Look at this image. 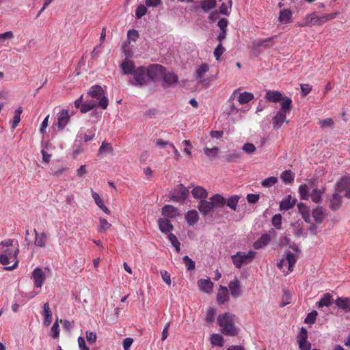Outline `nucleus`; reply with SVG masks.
Masks as SVG:
<instances>
[{
  "label": "nucleus",
  "mask_w": 350,
  "mask_h": 350,
  "mask_svg": "<svg viewBox=\"0 0 350 350\" xmlns=\"http://www.w3.org/2000/svg\"><path fill=\"white\" fill-rule=\"evenodd\" d=\"M14 241L12 239H7L2 241L0 243V263L3 265H8L10 262H14L12 266H8L4 268L8 271H12L16 269L18 265V260L17 259L19 253L18 247H13Z\"/></svg>",
  "instance_id": "f257e3e1"
},
{
  "label": "nucleus",
  "mask_w": 350,
  "mask_h": 350,
  "mask_svg": "<svg viewBox=\"0 0 350 350\" xmlns=\"http://www.w3.org/2000/svg\"><path fill=\"white\" fill-rule=\"evenodd\" d=\"M236 317L229 312L220 314L217 317V323L221 327V332L226 336H234L238 334V329L235 325Z\"/></svg>",
  "instance_id": "f03ea898"
},
{
  "label": "nucleus",
  "mask_w": 350,
  "mask_h": 350,
  "mask_svg": "<svg viewBox=\"0 0 350 350\" xmlns=\"http://www.w3.org/2000/svg\"><path fill=\"white\" fill-rule=\"evenodd\" d=\"M281 109L273 118V125L275 129H281L284 122L288 123L286 120V113H289L293 107L292 100L289 97H286L283 102L280 103Z\"/></svg>",
  "instance_id": "7ed1b4c3"
},
{
  "label": "nucleus",
  "mask_w": 350,
  "mask_h": 350,
  "mask_svg": "<svg viewBox=\"0 0 350 350\" xmlns=\"http://www.w3.org/2000/svg\"><path fill=\"white\" fill-rule=\"evenodd\" d=\"M338 14L339 13L336 12L331 14H323L322 16H317L315 13H312L311 14L307 15L304 19V22L301 24H299V26L311 27L321 25L327 21L334 19L338 15Z\"/></svg>",
  "instance_id": "20e7f679"
},
{
  "label": "nucleus",
  "mask_w": 350,
  "mask_h": 350,
  "mask_svg": "<svg viewBox=\"0 0 350 350\" xmlns=\"http://www.w3.org/2000/svg\"><path fill=\"white\" fill-rule=\"evenodd\" d=\"M88 96L98 100L97 106L103 109H107L108 106V98L105 92L100 85H95L92 86L87 93Z\"/></svg>",
  "instance_id": "39448f33"
},
{
  "label": "nucleus",
  "mask_w": 350,
  "mask_h": 350,
  "mask_svg": "<svg viewBox=\"0 0 350 350\" xmlns=\"http://www.w3.org/2000/svg\"><path fill=\"white\" fill-rule=\"evenodd\" d=\"M256 256V252L249 251L247 253L244 252H238L231 256L232 262L236 268L240 269L243 264H249L253 261Z\"/></svg>",
  "instance_id": "423d86ee"
},
{
  "label": "nucleus",
  "mask_w": 350,
  "mask_h": 350,
  "mask_svg": "<svg viewBox=\"0 0 350 350\" xmlns=\"http://www.w3.org/2000/svg\"><path fill=\"white\" fill-rule=\"evenodd\" d=\"M189 194L188 188L179 184L170 192L169 197L172 201L181 203L188 198Z\"/></svg>",
  "instance_id": "0eeeda50"
},
{
  "label": "nucleus",
  "mask_w": 350,
  "mask_h": 350,
  "mask_svg": "<svg viewBox=\"0 0 350 350\" xmlns=\"http://www.w3.org/2000/svg\"><path fill=\"white\" fill-rule=\"evenodd\" d=\"M132 75L134 77V81H131L133 85L142 86L146 83V68L144 66H139L134 70Z\"/></svg>",
  "instance_id": "6e6552de"
},
{
  "label": "nucleus",
  "mask_w": 350,
  "mask_h": 350,
  "mask_svg": "<svg viewBox=\"0 0 350 350\" xmlns=\"http://www.w3.org/2000/svg\"><path fill=\"white\" fill-rule=\"evenodd\" d=\"M165 68L160 64H152L146 68L147 76L153 81L162 78Z\"/></svg>",
  "instance_id": "1a4fd4ad"
},
{
  "label": "nucleus",
  "mask_w": 350,
  "mask_h": 350,
  "mask_svg": "<svg viewBox=\"0 0 350 350\" xmlns=\"http://www.w3.org/2000/svg\"><path fill=\"white\" fill-rule=\"evenodd\" d=\"M297 258L296 256L291 252L288 251L286 253L285 257L282 258L278 263V267L281 269L284 265H288V271L291 272L293 270V267L297 262Z\"/></svg>",
  "instance_id": "9d476101"
},
{
  "label": "nucleus",
  "mask_w": 350,
  "mask_h": 350,
  "mask_svg": "<svg viewBox=\"0 0 350 350\" xmlns=\"http://www.w3.org/2000/svg\"><path fill=\"white\" fill-rule=\"evenodd\" d=\"M70 116L68 111L66 109H62L59 113H57V124L55 126L58 130H63L68 122L70 121Z\"/></svg>",
  "instance_id": "9b49d317"
},
{
  "label": "nucleus",
  "mask_w": 350,
  "mask_h": 350,
  "mask_svg": "<svg viewBox=\"0 0 350 350\" xmlns=\"http://www.w3.org/2000/svg\"><path fill=\"white\" fill-rule=\"evenodd\" d=\"M31 278L33 279L36 288H41L46 280V275L40 267H36L32 272Z\"/></svg>",
  "instance_id": "f8f14e48"
},
{
  "label": "nucleus",
  "mask_w": 350,
  "mask_h": 350,
  "mask_svg": "<svg viewBox=\"0 0 350 350\" xmlns=\"http://www.w3.org/2000/svg\"><path fill=\"white\" fill-rule=\"evenodd\" d=\"M198 208L201 214L206 216L213 211L214 206L211 201H207L204 199L200 201Z\"/></svg>",
  "instance_id": "ddd939ff"
},
{
  "label": "nucleus",
  "mask_w": 350,
  "mask_h": 350,
  "mask_svg": "<svg viewBox=\"0 0 350 350\" xmlns=\"http://www.w3.org/2000/svg\"><path fill=\"white\" fill-rule=\"evenodd\" d=\"M228 287L232 297L237 298L241 295V284L237 278L230 282Z\"/></svg>",
  "instance_id": "4468645a"
},
{
  "label": "nucleus",
  "mask_w": 350,
  "mask_h": 350,
  "mask_svg": "<svg viewBox=\"0 0 350 350\" xmlns=\"http://www.w3.org/2000/svg\"><path fill=\"white\" fill-rule=\"evenodd\" d=\"M286 96H282V94L279 91L268 90L266 92L265 98L271 103L283 102Z\"/></svg>",
  "instance_id": "2eb2a0df"
},
{
  "label": "nucleus",
  "mask_w": 350,
  "mask_h": 350,
  "mask_svg": "<svg viewBox=\"0 0 350 350\" xmlns=\"http://www.w3.org/2000/svg\"><path fill=\"white\" fill-rule=\"evenodd\" d=\"M350 187V176H344L336 185V191L342 193Z\"/></svg>",
  "instance_id": "dca6fc26"
},
{
  "label": "nucleus",
  "mask_w": 350,
  "mask_h": 350,
  "mask_svg": "<svg viewBox=\"0 0 350 350\" xmlns=\"http://www.w3.org/2000/svg\"><path fill=\"white\" fill-rule=\"evenodd\" d=\"M200 290L206 293H210L213 288V283L210 279H200L198 282Z\"/></svg>",
  "instance_id": "f3484780"
},
{
  "label": "nucleus",
  "mask_w": 350,
  "mask_h": 350,
  "mask_svg": "<svg viewBox=\"0 0 350 350\" xmlns=\"http://www.w3.org/2000/svg\"><path fill=\"white\" fill-rule=\"evenodd\" d=\"M278 21L281 24H288L292 21V12L289 9L280 10Z\"/></svg>",
  "instance_id": "a211bd4d"
},
{
  "label": "nucleus",
  "mask_w": 350,
  "mask_h": 350,
  "mask_svg": "<svg viewBox=\"0 0 350 350\" xmlns=\"http://www.w3.org/2000/svg\"><path fill=\"white\" fill-rule=\"evenodd\" d=\"M191 192L195 199L204 200L208 197L207 191L200 186L194 187Z\"/></svg>",
  "instance_id": "6ab92c4d"
},
{
  "label": "nucleus",
  "mask_w": 350,
  "mask_h": 350,
  "mask_svg": "<svg viewBox=\"0 0 350 350\" xmlns=\"http://www.w3.org/2000/svg\"><path fill=\"white\" fill-rule=\"evenodd\" d=\"M229 299L228 291L226 286H220L217 295V301L219 304H224Z\"/></svg>",
  "instance_id": "aec40b11"
},
{
  "label": "nucleus",
  "mask_w": 350,
  "mask_h": 350,
  "mask_svg": "<svg viewBox=\"0 0 350 350\" xmlns=\"http://www.w3.org/2000/svg\"><path fill=\"white\" fill-rule=\"evenodd\" d=\"M209 66L207 64L203 63L200 66H199L196 69L194 74L195 78L200 81V83H202L204 81L202 78L204 75L208 71Z\"/></svg>",
  "instance_id": "412c9836"
},
{
  "label": "nucleus",
  "mask_w": 350,
  "mask_h": 350,
  "mask_svg": "<svg viewBox=\"0 0 350 350\" xmlns=\"http://www.w3.org/2000/svg\"><path fill=\"white\" fill-rule=\"evenodd\" d=\"M342 204V196L340 193L336 192L333 193L332 198L330 201L329 207L332 211H336L340 208Z\"/></svg>",
  "instance_id": "4be33fe9"
},
{
  "label": "nucleus",
  "mask_w": 350,
  "mask_h": 350,
  "mask_svg": "<svg viewBox=\"0 0 350 350\" xmlns=\"http://www.w3.org/2000/svg\"><path fill=\"white\" fill-rule=\"evenodd\" d=\"M158 224L160 230L165 234L170 232L174 228L173 225L167 219H159Z\"/></svg>",
  "instance_id": "5701e85b"
},
{
  "label": "nucleus",
  "mask_w": 350,
  "mask_h": 350,
  "mask_svg": "<svg viewBox=\"0 0 350 350\" xmlns=\"http://www.w3.org/2000/svg\"><path fill=\"white\" fill-rule=\"evenodd\" d=\"M270 241V236L267 234H264L254 243L253 247L255 250H259L269 244Z\"/></svg>",
  "instance_id": "b1692460"
},
{
  "label": "nucleus",
  "mask_w": 350,
  "mask_h": 350,
  "mask_svg": "<svg viewBox=\"0 0 350 350\" xmlns=\"http://www.w3.org/2000/svg\"><path fill=\"white\" fill-rule=\"evenodd\" d=\"M44 325L49 326L52 322V312L48 302L43 306Z\"/></svg>",
  "instance_id": "393cba45"
},
{
  "label": "nucleus",
  "mask_w": 350,
  "mask_h": 350,
  "mask_svg": "<svg viewBox=\"0 0 350 350\" xmlns=\"http://www.w3.org/2000/svg\"><path fill=\"white\" fill-rule=\"evenodd\" d=\"M296 202L295 199H292L291 195H288L285 198H284L280 203V210H289L293 208Z\"/></svg>",
  "instance_id": "a878e982"
},
{
  "label": "nucleus",
  "mask_w": 350,
  "mask_h": 350,
  "mask_svg": "<svg viewBox=\"0 0 350 350\" xmlns=\"http://www.w3.org/2000/svg\"><path fill=\"white\" fill-rule=\"evenodd\" d=\"M241 153L238 151H233L223 157L222 159L226 163H236L241 158Z\"/></svg>",
  "instance_id": "bb28decb"
},
{
  "label": "nucleus",
  "mask_w": 350,
  "mask_h": 350,
  "mask_svg": "<svg viewBox=\"0 0 350 350\" xmlns=\"http://www.w3.org/2000/svg\"><path fill=\"white\" fill-rule=\"evenodd\" d=\"M185 219L189 226L195 225L199 219L198 212L196 210L189 211L185 214Z\"/></svg>",
  "instance_id": "cd10ccee"
},
{
  "label": "nucleus",
  "mask_w": 350,
  "mask_h": 350,
  "mask_svg": "<svg viewBox=\"0 0 350 350\" xmlns=\"http://www.w3.org/2000/svg\"><path fill=\"white\" fill-rule=\"evenodd\" d=\"M213 204L214 208L217 207L222 208L226 203V200L219 194H215L210 198Z\"/></svg>",
  "instance_id": "c85d7f7f"
},
{
  "label": "nucleus",
  "mask_w": 350,
  "mask_h": 350,
  "mask_svg": "<svg viewBox=\"0 0 350 350\" xmlns=\"http://www.w3.org/2000/svg\"><path fill=\"white\" fill-rule=\"evenodd\" d=\"M324 215L325 210L321 206L314 208L312 213V216L317 224H321L323 222Z\"/></svg>",
  "instance_id": "c756f323"
},
{
  "label": "nucleus",
  "mask_w": 350,
  "mask_h": 350,
  "mask_svg": "<svg viewBox=\"0 0 350 350\" xmlns=\"http://www.w3.org/2000/svg\"><path fill=\"white\" fill-rule=\"evenodd\" d=\"M162 215L165 217H173L178 215V210L172 205H165L162 208Z\"/></svg>",
  "instance_id": "7c9ffc66"
},
{
  "label": "nucleus",
  "mask_w": 350,
  "mask_h": 350,
  "mask_svg": "<svg viewBox=\"0 0 350 350\" xmlns=\"http://www.w3.org/2000/svg\"><path fill=\"white\" fill-rule=\"evenodd\" d=\"M163 82L167 85H173L178 82V75L174 72H163L162 76Z\"/></svg>",
  "instance_id": "2f4dec72"
},
{
  "label": "nucleus",
  "mask_w": 350,
  "mask_h": 350,
  "mask_svg": "<svg viewBox=\"0 0 350 350\" xmlns=\"http://www.w3.org/2000/svg\"><path fill=\"white\" fill-rule=\"evenodd\" d=\"M333 301V296L330 293H325L321 299L317 302V306L319 308H322L324 306L328 307L331 306Z\"/></svg>",
  "instance_id": "473e14b6"
},
{
  "label": "nucleus",
  "mask_w": 350,
  "mask_h": 350,
  "mask_svg": "<svg viewBox=\"0 0 350 350\" xmlns=\"http://www.w3.org/2000/svg\"><path fill=\"white\" fill-rule=\"evenodd\" d=\"M336 305L344 310L350 311V299L347 297H338L335 301Z\"/></svg>",
  "instance_id": "72a5a7b5"
},
{
  "label": "nucleus",
  "mask_w": 350,
  "mask_h": 350,
  "mask_svg": "<svg viewBox=\"0 0 350 350\" xmlns=\"http://www.w3.org/2000/svg\"><path fill=\"white\" fill-rule=\"evenodd\" d=\"M200 8L204 12H208L213 9L217 4L216 0H202L200 2Z\"/></svg>",
  "instance_id": "f704fd0d"
},
{
  "label": "nucleus",
  "mask_w": 350,
  "mask_h": 350,
  "mask_svg": "<svg viewBox=\"0 0 350 350\" xmlns=\"http://www.w3.org/2000/svg\"><path fill=\"white\" fill-rule=\"evenodd\" d=\"M121 67L123 73L126 75L132 74L134 70H135L134 62L131 60H124L122 63Z\"/></svg>",
  "instance_id": "c9c22d12"
},
{
  "label": "nucleus",
  "mask_w": 350,
  "mask_h": 350,
  "mask_svg": "<svg viewBox=\"0 0 350 350\" xmlns=\"http://www.w3.org/2000/svg\"><path fill=\"white\" fill-rule=\"evenodd\" d=\"M96 106H97V103L96 101L87 100L81 105V106L80 107V111L81 113H87L89 111L92 110Z\"/></svg>",
  "instance_id": "e433bc0d"
},
{
  "label": "nucleus",
  "mask_w": 350,
  "mask_h": 350,
  "mask_svg": "<svg viewBox=\"0 0 350 350\" xmlns=\"http://www.w3.org/2000/svg\"><path fill=\"white\" fill-rule=\"evenodd\" d=\"M299 212L301 214L306 222H310V211L306 205L300 203L297 205Z\"/></svg>",
  "instance_id": "4c0bfd02"
},
{
  "label": "nucleus",
  "mask_w": 350,
  "mask_h": 350,
  "mask_svg": "<svg viewBox=\"0 0 350 350\" xmlns=\"http://www.w3.org/2000/svg\"><path fill=\"white\" fill-rule=\"evenodd\" d=\"M324 192V189L321 190L314 188L310 193V198L312 202L315 203H320L322 201L321 196Z\"/></svg>",
  "instance_id": "58836bf2"
},
{
  "label": "nucleus",
  "mask_w": 350,
  "mask_h": 350,
  "mask_svg": "<svg viewBox=\"0 0 350 350\" xmlns=\"http://www.w3.org/2000/svg\"><path fill=\"white\" fill-rule=\"evenodd\" d=\"M254 98V95L250 92H243L239 94L237 97V100L240 104H245L249 103Z\"/></svg>",
  "instance_id": "ea45409f"
},
{
  "label": "nucleus",
  "mask_w": 350,
  "mask_h": 350,
  "mask_svg": "<svg viewBox=\"0 0 350 350\" xmlns=\"http://www.w3.org/2000/svg\"><path fill=\"white\" fill-rule=\"evenodd\" d=\"M211 342L213 345L222 347L224 345V337L219 334H212L211 335Z\"/></svg>",
  "instance_id": "a19ab883"
},
{
  "label": "nucleus",
  "mask_w": 350,
  "mask_h": 350,
  "mask_svg": "<svg viewBox=\"0 0 350 350\" xmlns=\"http://www.w3.org/2000/svg\"><path fill=\"white\" fill-rule=\"evenodd\" d=\"M280 178L286 184H291L294 180V176L291 170H286L283 172L281 174Z\"/></svg>",
  "instance_id": "79ce46f5"
},
{
  "label": "nucleus",
  "mask_w": 350,
  "mask_h": 350,
  "mask_svg": "<svg viewBox=\"0 0 350 350\" xmlns=\"http://www.w3.org/2000/svg\"><path fill=\"white\" fill-rule=\"evenodd\" d=\"M299 193L301 200H308L310 196L308 186L302 184L299 187Z\"/></svg>",
  "instance_id": "37998d69"
},
{
  "label": "nucleus",
  "mask_w": 350,
  "mask_h": 350,
  "mask_svg": "<svg viewBox=\"0 0 350 350\" xmlns=\"http://www.w3.org/2000/svg\"><path fill=\"white\" fill-rule=\"evenodd\" d=\"M204 152L207 157L213 159L217 156L219 153V148L217 147H213L211 148L206 147L204 148Z\"/></svg>",
  "instance_id": "c03bdc74"
},
{
  "label": "nucleus",
  "mask_w": 350,
  "mask_h": 350,
  "mask_svg": "<svg viewBox=\"0 0 350 350\" xmlns=\"http://www.w3.org/2000/svg\"><path fill=\"white\" fill-rule=\"evenodd\" d=\"M46 234L42 232L39 236L36 237L34 244L36 246L43 247L46 245Z\"/></svg>",
  "instance_id": "a18cd8bd"
},
{
  "label": "nucleus",
  "mask_w": 350,
  "mask_h": 350,
  "mask_svg": "<svg viewBox=\"0 0 350 350\" xmlns=\"http://www.w3.org/2000/svg\"><path fill=\"white\" fill-rule=\"evenodd\" d=\"M22 112H23V109L21 107H18L17 109L15 110L14 116L13 118V120L12 122V128L13 129L16 128L18 126V124L20 123L21 114L22 113Z\"/></svg>",
  "instance_id": "49530a36"
},
{
  "label": "nucleus",
  "mask_w": 350,
  "mask_h": 350,
  "mask_svg": "<svg viewBox=\"0 0 350 350\" xmlns=\"http://www.w3.org/2000/svg\"><path fill=\"white\" fill-rule=\"evenodd\" d=\"M275 37L276 36H273V37H270V38H268L266 39H259L254 42V46L256 47L262 46L265 48V42H270V44L268 46H272L274 44L273 40Z\"/></svg>",
  "instance_id": "de8ad7c7"
},
{
  "label": "nucleus",
  "mask_w": 350,
  "mask_h": 350,
  "mask_svg": "<svg viewBox=\"0 0 350 350\" xmlns=\"http://www.w3.org/2000/svg\"><path fill=\"white\" fill-rule=\"evenodd\" d=\"M239 200V196L235 195L230 197L226 201V204L230 207L232 210L236 211L237 204Z\"/></svg>",
  "instance_id": "09e8293b"
},
{
  "label": "nucleus",
  "mask_w": 350,
  "mask_h": 350,
  "mask_svg": "<svg viewBox=\"0 0 350 350\" xmlns=\"http://www.w3.org/2000/svg\"><path fill=\"white\" fill-rule=\"evenodd\" d=\"M215 314V309L213 307H209L207 310L206 317L205 318L206 322H207L208 323H213Z\"/></svg>",
  "instance_id": "8fccbe9b"
},
{
  "label": "nucleus",
  "mask_w": 350,
  "mask_h": 350,
  "mask_svg": "<svg viewBox=\"0 0 350 350\" xmlns=\"http://www.w3.org/2000/svg\"><path fill=\"white\" fill-rule=\"evenodd\" d=\"M278 182V178L275 176H270L265 178L261 183L262 185L265 187H270Z\"/></svg>",
  "instance_id": "3c124183"
},
{
  "label": "nucleus",
  "mask_w": 350,
  "mask_h": 350,
  "mask_svg": "<svg viewBox=\"0 0 350 350\" xmlns=\"http://www.w3.org/2000/svg\"><path fill=\"white\" fill-rule=\"evenodd\" d=\"M271 223L276 229H280L282 226V215L280 214H275L271 219Z\"/></svg>",
  "instance_id": "603ef678"
},
{
  "label": "nucleus",
  "mask_w": 350,
  "mask_h": 350,
  "mask_svg": "<svg viewBox=\"0 0 350 350\" xmlns=\"http://www.w3.org/2000/svg\"><path fill=\"white\" fill-rule=\"evenodd\" d=\"M317 314H318L316 310H312V312L308 314L307 317L304 320V322L307 324H313L316 321Z\"/></svg>",
  "instance_id": "864d4df0"
},
{
  "label": "nucleus",
  "mask_w": 350,
  "mask_h": 350,
  "mask_svg": "<svg viewBox=\"0 0 350 350\" xmlns=\"http://www.w3.org/2000/svg\"><path fill=\"white\" fill-rule=\"evenodd\" d=\"M99 223H100V231L101 232H106L107 230H109L111 224H109L106 219L100 217L99 219Z\"/></svg>",
  "instance_id": "5fc2aeb1"
},
{
  "label": "nucleus",
  "mask_w": 350,
  "mask_h": 350,
  "mask_svg": "<svg viewBox=\"0 0 350 350\" xmlns=\"http://www.w3.org/2000/svg\"><path fill=\"white\" fill-rule=\"evenodd\" d=\"M147 12V8L146 5H139L136 10H135V16L137 18H141L142 16H144Z\"/></svg>",
  "instance_id": "6e6d98bb"
},
{
  "label": "nucleus",
  "mask_w": 350,
  "mask_h": 350,
  "mask_svg": "<svg viewBox=\"0 0 350 350\" xmlns=\"http://www.w3.org/2000/svg\"><path fill=\"white\" fill-rule=\"evenodd\" d=\"M183 260L188 270H193L195 269V262L188 256H185L183 258Z\"/></svg>",
  "instance_id": "4d7b16f0"
},
{
  "label": "nucleus",
  "mask_w": 350,
  "mask_h": 350,
  "mask_svg": "<svg viewBox=\"0 0 350 350\" xmlns=\"http://www.w3.org/2000/svg\"><path fill=\"white\" fill-rule=\"evenodd\" d=\"M242 150L247 154H252L256 151V148L252 143L247 142L244 144Z\"/></svg>",
  "instance_id": "13d9d810"
},
{
  "label": "nucleus",
  "mask_w": 350,
  "mask_h": 350,
  "mask_svg": "<svg viewBox=\"0 0 350 350\" xmlns=\"http://www.w3.org/2000/svg\"><path fill=\"white\" fill-rule=\"evenodd\" d=\"M113 148L110 144L103 142L99 148V154L109 152L112 151Z\"/></svg>",
  "instance_id": "bf43d9fd"
},
{
  "label": "nucleus",
  "mask_w": 350,
  "mask_h": 350,
  "mask_svg": "<svg viewBox=\"0 0 350 350\" xmlns=\"http://www.w3.org/2000/svg\"><path fill=\"white\" fill-rule=\"evenodd\" d=\"M154 144L160 147L161 148H165L166 146H169L170 147V144L172 143H170L168 141H164L162 139L157 138L153 140Z\"/></svg>",
  "instance_id": "052dcab7"
},
{
  "label": "nucleus",
  "mask_w": 350,
  "mask_h": 350,
  "mask_svg": "<svg viewBox=\"0 0 350 350\" xmlns=\"http://www.w3.org/2000/svg\"><path fill=\"white\" fill-rule=\"evenodd\" d=\"M225 51V49L223 47L222 44L219 43L214 51V56L217 60H219L221 55Z\"/></svg>",
  "instance_id": "680f3d73"
},
{
  "label": "nucleus",
  "mask_w": 350,
  "mask_h": 350,
  "mask_svg": "<svg viewBox=\"0 0 350 350\" xmlns=\"http://www.w3.org/2000/svg\"><path fill=\"white\" fill-rule=\"evenodd\" d=\"M308 333L306 329L302 327L299 334V345L301 346L304 342H307Z\"/></svg>",
  "instance_id": "e2e57ef3"
},
{
  "label": "nucleus",
  "mask_w": 350,
  "mask_h": 350,
  "mask_svg": "<svg viewBox=\"0 0 350 350\" xmlns=\"http://www.w3.org/2000/svg\"><path fill=\"white\" fill-rule=\"evenodd\" d=\"M86 338L89 344H93L96 341L97 336L96 333L93 332H86Z\"/></svg>",
  "instance_id": "0e129e2a"
},
{
  "label": "nucleus",
  "mask_w": 350,
  "mask_h": 350,
  "mask_svg": "<svg viewBox=\"0 0 350 350\" xmlns=\"http://www.w3.org/2000/svg\"><path fill=\"white\" fill-rule=\"evenodd\" d=\"M13 38H14V33L11 31H6L3 33H0V43L3 42L7 40L12 39Z\"/></svg>",
  "instance_id": "69168bd1"
},
{
  "label": "nucleus",
  "mask_w": 350,
  "mask_h": 350,
  "mask_svg": "<svg viewBox=\"0 0 350 350\" xmlns=\"http://www.w3.org/2000/svg\"><path fill=\"white\" fill-rule=\"evenodd\" d=\"M91 191H92V198L94 200V202L96 204V205L98 207H100L103 204H104V202H103V200L101 199V198L100 197L99 194L93 190H92Z\"/></svg>",
  "instance_id": "338daca9"
},
{
  "label": "nucleus",
  "mask_w": 350,
  "mask_h": 350,
  "mask_svg": "<svg viewBox=\"0 0 350 350\" xmlns=\"http://www.w3.org/2000/svg\"><path fill=\"white\" fill-rule=\"evenodd\" d=\"M312 90V86L309 84H301V95L305 96L308 95Z\"/></svg>",
  "instance_id": "774afa93"
}]
</instances>
